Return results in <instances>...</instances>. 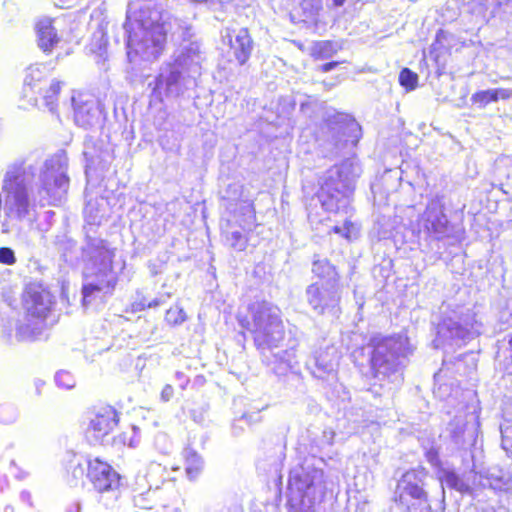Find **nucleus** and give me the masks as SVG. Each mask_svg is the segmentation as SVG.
Returning <instances> with one entry per match:
<instances>
[{
    "label": "nucleus",
    "instance_id": "1",
    "mask_svg": "<svg viewBox=\"0 0 512 512\" xmlns=\"http://www.w3.org/2000/svg\"><path fill=\"white\" fill-rule=\"evenodd\" d=\"M68 159L57 153L43 159L31 153L9 163L1 180V232L10 233L30 219L36 206H58L69 189Z\"/></svg>",
    "mask_w": 512,
    "mask_h": 512
},
{
    "label": "nucleus",
    "instance_id": "2",
    "mask_svg": "<svg viewBox=\"0 0 512 512\" xmlns=\"http://www.w3.org/2000/svg\"><path fill=\"white\" fill-rule=\"evenodd\" d=\"M22 319L14 316L0 318V336L7 342H32L47 328V319L55 304L54 296L41 282H29L23 292Z\"/></svg>",
    "mask_w": 512,
    "mask_h": 512
},
{
    "label": "nucleus",
    "instance_id": "3",
    "mask_svg": "<svg viewBox=\"0 0 512 512\" xmlns=\"http://www.w3.org/2000/svg\"><path fill=\"white\" fill-rule=\"evenodd\" d=\"M162 13L148 4L136 7L129 4L123 24L127 38V56H140L145 61L156 60L166 44Z\"/></svg>",
    "mask_w": 512,
    "mask_h": 512
},
{
    "label": "nucleus",
    "instance_id": "4",
    "mask_svg": "<svg viewBox=\"0 0 512 512\" xmlns=\"http://www.w3.org/2000/svg\"><path fill=\"white\" fill-rule=\"evenodd\" d=\"M362 170L358 161L348 158L328 169L319 181L317 197L328 212L348 213L356 179Z\"/></svg>",
    "mask_w": 512,
    "mask_h": 512
},
{
    "label": "nucleus",
    "instance_id": "5",
    "mask_svg": "<svg viewBox=\"0 0 512 512\" xmlns=\"http://www.w3.org/2000/svg\"><path fill=\"white\" fill-rule=\"evenodd\" d=\"M84 253L89 258L82 287L83 305H87L95 293L110 294L116 286L117 275L113 270L114 253L104 240L88 235Z\"/></svg>",
    "mask_w": 512,
    "mask_h": 512
},
{
    "label": "nucleus",
    "instance_id": "6",
    "mask_svg": "<svg viewBox=\"0 0 512 512\" xmlns=\"http://www.w3.org/2000/svg\"><path fill=\"white\" fill-rule=\"evenodd\" d=\"M408 353V339L404 335L374 339L369 358L372 377L381 385H400L403 381L404 360Z\"/></svg>",
    "mask_w": 512,
    "mask_h": 512
},
{
    "label": "nucleus",
    "instance_id": "7",
    "mask_svg": "<svg viewBox=\"0 0 512 512\" xmlns=\"http://www.w3.org/2000/svg\"><path fill=\"white\" fill-rule=\"evenodd\" d=\"M437 325L435 347L461 346L481 333L482 322L473 308L460 304H443Z\"/></svg>",
    "mask_w": 512,
    "mask_h": 512
},
{
    "label": "nucleus",
    "instance_id": "8",
    "mask_svg": "<svg viewBox=\"0 0 512 512\" xmlns=\"http://www.w3.org/2000/svg\"><path fill=\"white\" fill-rule=\"evenodd\" d=\"M239 324L252 334L257 349L278 347L285 330L281 310L271 302L256 301L249 305L248 315L238 317Z\"/></svg>",
    "mask_w": 512,
    "mask_h": 512
},
{
    "label": "nucleus",
    "instance_id": "9",
    "mask_svg": "<svg viewBox=\"0 0 512 512\" xmlns=\"http://www.w3.org/2000/svg\"><path fill=\"white\" fill-rule=\"evenodd\" d=\"M327 490L322 469L302 465L290 471L288 480V505L290 512H315Z\"/></svg>",
    "mask_w": 512,
    "mask_h": 512
},
{
    "label": "nucleus",
    "instance_id": "10",
    "mask_svg": "<svg viewBox=\"0 0 512 512\" xmlns=\"http://www.w3.org/2000/svg\"><path fill=\"white\" fill-rule=\"evenodd\" d=\"M428 472L422 468H414L406 471L397 482L393 496L396 504L406 507L410 510V500L415 501L422 510L427 512L434 511L435 508L429 502V494L427 491Z\"/></svg>",
    "mask_w": 512,
    "mask_h": 512
},
{
    "label": "nucleus",
    "instance_id": "11",
    "mask_svg": "<svg viewBox=\"0 0 512 512\" xmlns=\"http://www.w3.org/2000/svg\"><path fill=\"white\" fill-rule=\"evenodd\" d=\"M444 197L433 196L418 220L420 237L426 241H441L453 236L454 226L444 212Z\"/></svg>",
    "mask_w": 512,
    "mask_h": 512
},
{
    "label": "nucleus",
    "instance_id": "12",
    "mask_svg": "<svg viewBox=\"0 0 512 512\" xmlns=\"http://www.w3.org/2000/svg\"><path fill=\"white\" fill-rule=\"evenodd\" d=\"M342 289L340 284L328 285L315 282L307 286L305 298L307 304L317 315L338 317L341 313Z\"/></svg>",
    "mask_w": 512,
    "mask_h": 512
},
{
    "label": "nucleus",
    "instance_id": "13",
    "mask_svg": "<svg viewBox=\"0 0 512 512\" xmlns=\"http://www.w3.org/2000/svg\"><path fill=\"white\" fill-rule=\"evenodd\" d=\"M187 74L173 63H165L160 67L159 74L147 84L151 97L162 101L165 96H179L183 93Z\"/></svg>",
    "mask_w": 512,
    "mask_h": 512
},
{
    "label": "nucleus",
    "instance_id": "14",
    "mask_svg": "<svg viewBox=\"0 0 512 512\" xmlns=\"http://www.w3.org/2000/svg\"><path fill=\"white\" fill-rule=\"evenodd\" d=\"M119 422L117 411L112 406H102L95 409L90 416L86 429L88 441L99 444L105 436L114 430Z\"/></svg>",
    "mask_w": 512,
    "mask_h": 512
},
{
    "label": "nucleus",
    "instance_id": "15",
    "mask_svg": "<svg viewBox=\"0 0 512 512\" xmlns=\"http://www.w3.org/2000/svg\"><path fill=\"white\" fill-rule=\"evenodd\" d=\"M222 42L229 46L239 65H245L254 50V41L245 27L227 26L221 31Z\"/></svg>",
    "mask_w": 512,
    "mask_h": 512
},
{
    "label": "nucleus",
    "instance_id": "16",
    "mask_svg": "<svg viewBox=\"0 0 512 512\" xmlns=\"http://www.w3.org/2000/svg\"><path fill=\"white\" fill-rule=\"evenodd\" d=\"M87 477L99 493H115L120 486L119 474L108 463L101 461L99 458L88 460Z\"/></svg>",
    "mask_w": 512,
    "mask_h": 512
},
{
    "label": "nucleus",
    "instance_id": "17",
    "mask_svg": "<svg viewBox=\"0 0 512 512\" xmlns=\"http://www.w3.org/2000/svg\"><path fill=\"white\" fill-rule=\"evenodd\" d=\"M336 145L356 146L361 137V126L347 115L337 114L329 121Z\"/></svg>",
    "mask_w": 512,
    "mask_h": 512
},
{
    "label": "nucleus",
    "instance_id": "18",
    "mask_svg": "<svg viewBox=\"0 0 512 512\" xmlns=\"http://www.w3.org/2000/svg\"><path fill=\"white\" fill-rule=\"evenodd\" d=\"M279 347H271L269 349H258L261 353L262 361L269 367H271L272 371L278 375H285L290 369L293 368L295 363V347L296 341H293L289 348L284 350H279Z\"/></svg>",
    "mask_w": 512,
    "mask_h": 512
},
{
    "label": "nucleus",
    "instance_id": "19",
    "mask_svg": "<svg viewBox=\"0 0 512 512\" xmlns=\"http://www.w3.org/2000/svg\"><path fill=\"white\" fill-rule=\"evenodd\" d=\"M201 60L200 44L198 42H189L180 45L175 60L172 63L185 71L187 77L194 78L196 75H200Z\"/></svg>",
    "mask_w": 512,
    "mask_h": 512
},
{
    "label": "nucleus",
    "instance_id": "20",
    "mask_svg": "<svg viewBox=\"0 0 512 512\" xmlns=\"http://www.w3.org/2000/svg\"><path fill=\"white\" fill-rule=\"evenodd\" d=\"M438 480L440 500L438 501V504L435 506L434 512H445L446 505L444 484L447 485L449 488L461 493L471 492V486L462 478H460V476L453 469L441 468L438 471Z\"/></svg>",
    "mask_w": 512,
    "mask_h": 512
},
{
    "label": "nucleus",
    "instance_id": "21",
    "mask_svg": "<svg viewBox=\"0 0 512 512\" xmlns=\"http://www.w3.org/2000/svg\"><path fill=\"white\" fill-rule=\"evenodd\" d=\"M336 365L337 351L334 346L316 352L307 362L312 375L318 379H325L328 375L332 374L335 371Z\"/></svg>",
    "mask_w": 512,
    "mask_h": 512
},
{
    "label": "nucleus",
    "instance_id": "22",
    "mask_svg": "<svg viewBox=\"0 0 512 512\" xmlns=\"http://www.w3.org/2000/svg\"><path fill=\"white\" fill-rule=\"evenodd\" d=\"M512 479L508 473L498 467H489L474 472L473 484L493 490H506L511 487Z\"/></svg>",
    "mask_w": 512,
    "mask_h": 512
},
{
    "label": "nucleus",
    "instance_id": "23",
    "mask_svg": "<svg viewBox=\"0 0 512 512\" xmlns=\"http://www.w3.org/2000/svg\"><path fill=\"white\" fill-rule=\"evenodd\" d=\"M38 47L46 54H50L59 43L60 37L54 26V19L43 17L35 24Z\"/></svg>",
    "mask_w": 512,
    "mask_h": 512
},
{
    "label": "nucleus",
    "instance_id": "24",
    "mask_svg": "<svg viewBox=\"0 0 512 512\" xmlns=\"http://www.w3.org/2000/svg\"><path fill=\"white\" fill-rule=\"evenodd\" d=\"M74 104V120L75 123L83 128H89L96 124L99 120V108L93 100H76L72 98Z\"/></svg>",
    "mask_w": 512,
    "mask_h": 512
},
{
    "label": "nucleus",
    "instance_id": "25",
    "mask_svg": "<svg viewBox=\"0 0 512 512\" xmlns=\"http://www.w3.org/2000/svg\"><path fill=\"white\" fill-rule=\"evenodd\" d=\"M157 507H162L166 512H179L183 500L171 481L164 482L162 486L156 487Z\"/></svg>",
    "mask_w": 512,
    "mask_h": 512
},
{
    "label": "nucleus",
    "instance_id": "26",
    "mask_svg": "<svg viewBox=\"0 0 512 512\" xmlns=\"http://www.w3.org/2000/svg\"><path fill=\"white\" fill-rule=\"evenodd\" d=\"M312 273L324 284H340V276L336 267L326 258L315 259L312 263Z\"/></svg>",
    "mask_w": 512,
    "mask_h": 512
},
{
    "label": "nucleus",
    "instance_id": "27",
    "mask_svg": "<svg viewBox=\"0 0 512 512\" xmlns=\"http://www.w3.org/2000/svg\"><path fill=\"white\" fill-rule=\"evenodd\" d=\"M46 66L34 64L27 68L24 78L25 89L29 88L33 92L40 93L43 90L42 82L47 75Z\"/></svg>",
    "mask_w": 512,
    "mask_h": 512
},
{
    "label": "nucleus",
    "instance_id": "28",
    "mask_svg": "<svg viewBox=\"0 0 512 512\" xmlns=\"http://www.w3.org/2000/svg\"><path fill=\"white\" fill-rule=\"evenodd\" d=\"M512 96V91L509 89H488L479 91L472 95L471 100L481 107H485L491 102H496L498 99H509Z\"/></svg>",
    "mask_w": 512,
    "mask_h": 512
},
{
    "label": "nucleus",
    "instance_id": "29",
    "mask_svg": "<svg viewBox=\"0 0 512 512\" xmlns=\"http://www.w3.org/2000/svg\"><path fill=\"white\" fill-rule=\"evenodd\" d=\"M185 459V471L190 479H195L201 473L204 467L202 457L191 447H187L183 451Z\"/></svg>",
    "mask_w": 512,
    "mask_h": 512
},
{
    "label": "nucleus",
    "instance_id": "30",
    "mask_svg": "<svg viewBox=\"0 0 512 512\" xmlns=\"http://www.w3.org/2000/svg\"><path fill=\"white\" fill-rule=\"evenodd\" d=\"M104 200L88 201L84 208V217L89 225H100L105 217V209L102 208Z\"/></svg>",
    "mask_w": 512,
    "mask_h": 512
},
{
    "label": "nucleus",
    "instance_id": "31",
    "mask_svg": "<svg viewBox=\"0 0 512 512\" xmlns=\"http://www.w3.org/2000/svg\"><path fill=\"white\" fill-rule=\"evenodd\" d=\"M448 431L451 435L452 440L454 443L459 446L463 447L466 443V423L462 418L455 417L448 425ZM473 438V435L471 434L469 436L468 442L471 441Z\"/></svg>",
    "mask_w": 512,
    "mask_h": 512
},
{
    "label": "nucleus",
    "instance_id": "32",
    "mask_svg": "<svg viewBox=\"0 0 512 512\" xmlns=\"http://www.w3.org/2000/svg\"><path fill=\"white\" fill-rule=\"evenodd\" d=\"M169 25L173 29V35H177L186 44L193 42L191 39L194 35L192 24L186 20L174 17L170 20Z\"/></svg>",
    "mask_w": 512,
    "mask_h": 512
},
{
    "label": "nucleus",
    "instance_id": "33",
    "mask_svg": "<svg viewBox=\"0 0 512 512\" xmlns=\"http://www.w3.org/2000/svg\"><path fill=\"white\" fill-rule=\"evenodd\" d=\"M62 82L52 80L47 88H43L42 94L44 104L50 112L54 113L57 108L58 95L60 93Z\"/></svg>",
    "mask_w": 512,
    "mask_h": 512
},
{
    "label": "nucleus",
    "instance_id": "34",
    "mask_svg": "<svg viewBox=\"0 0 512 512\" xmlns=\"http://www.w3.org/2000/svg\"><path fill=\"white\" fill-rule=\"evenodd\" d=\"M468 10L471 14L483 20L494 18L492 16L493 0H470L468 2Z\"/></svg>",
    "mask_w": 512,
    "mask_h": 512
},
{
    "label": "nucleus",
    "instance_id": "35",
    "mask_svg": "<svg viewBox=\"0 0 512 512\" xmlns=\"http://www.w3.org/2000/svg\"><path fill=\"white\" fill-rule=\"evenodd\" d=\"M134 505L140 509H154L157 507L156 487L139 493L133 498Z\"/></svg>",
    "mask_w": 512,
    "mask_h": 512
},
{
    "label": "nucleus",
    "instance_id": "36",
    "mask_svg": "<svg viewBox=\"0 0 512 512\" xmlns=\"http://www.w3.org/2000/svg\"><path fill=\"white\" fill-rule=\"evenodd\" d=\"M225 239L227 244L234 250L243 251L247 247L248 239L246 235L238 229L225 231Z\"/></svg>",
    "mask_w": 512,
    "mask_h": 512
},
{
    "label": "nucleus",
    "instance_id": "37",
    "mask_svg": "<svg viewBox=\"0 0 512 512\" xmlns=\"http://www.w3.org/2000/svg\"><path fill=\"white\" fill-rule=\"evenodd\" d=\"M492 16L500 19L512 16V0H493Z\"/></svg>",
    "mask_w": 512,
    "mask_h": 512
},
{
    "label": "nucleus",
    "instance_id": "38",
    "mask_svg": "<svg viewBox=\"0 0 512 512\" xmlns=\"http://www.w3.org/2000/svg\"><path fill=\"white\" fill-rule=\"evenodd\" d=\"M501 446L507 453H512V419L500 425Z\"/></svg>",
    "mask_w": 512,
    "mask_h": 512
},
{
    "label": "nucleus",
    "instance_id": "39",
    "mask_svg": "<svg viewBox=\"0 0 512 512\" xmlns=\"http://www.w3.org/2000/svg\"><path fill=\"white\" fill-rule=\"evenodd\" d=\"M418 75L409 68H403L399 74V83L408 90H413L417 86Z\"/></svg>",
    "mask_w": 512,
    "mask_h": 512
},
{
    "label": "nucleus",
    "instance_id": "40",
    "mask_svg": "<svg viewBox=\"0 0 512 512\" xmlns=\"http://www.w3.org/2000/svg\"><path fill=\"white\" fill-rule=\"evenodd\" d=\"M17 417L18 412L14 405L9 403L0 405V423L11 424L16 421Z\"/></svg>",
    "mask_w": 512,
    "mask_h": 512
},
{
    "label": "nucleus",
    "instance_id": "41",
    "mask_svg": "<svg viewBox=\"0 0 512 512\" xmlns=\"http://www.w3.org/2000/svg\"><path fill=\"white\" fill-rule=\"evenodd\" d=\"M55 382L58 387L64 389H71L75 386L76 383L74 376L70 372L65 370L56 373Z\"/></svg>",
    "mask_w": 512,
    "mask_h": 512
},
{
    "label": "nucleus",
    "instance_id": "42",
    "mask_svg": "<svg viewBox=\"0 0 512 512\" xmlns=\"http://www.w3.org/2000/svg\"><path fill=\"white\" fill-rule=\"evenodd\" d=\"M165 318H166L167 322L177 325V324H181L185 321L186 315H185V312L183 311V309L176 307V308H170L169 310H167Z\"/></svg>",
    "mask_w": 512,
    "mask_h": 512
},
{
    "label": "nucleus",
    "instance_id": "43",
    "mask_svg": "<svg viewBox=\"0 0 512 512\" xmlns=\"http://www.w3.org/2000/svg\"><path fill=\"white\" fill-rule=\"evenodd\" d=\"M0 263L4 265H13L16 263L15 252L10 247L0 248Z\"/></svg>",
    "mask_w": 512,
    "mask_h": 512
},
{
    "label": "nucleus",
    "instance_id": "44",
    "mask_svg": "<svg viewBox=\"0 0 512 512\" xmlns=\"http://www.w3.org/2000/svg\"><path fill=\"white\" fill-rule=\"evenodd\" d=\"M333 230L335 233L341 234L347 239H351L352 236L355 234L356 228L352 222L345 221L343 226L336 225L333 227Z\"/></svg>",
    "mask_w": 512,
    "mask_h": 512
},
{
    "label": "nucleus",
    "instance_id": "45",
    "mask_svg": "<svg viewBox=\"0 0 512 512\" xmlns=\"http://www.w3.org/2000/svg\"><path fill=\"white\" fill-rule=\"evenodd\" d=\"M316 52L320 55L322 58H328L332 56L334 52L333 43L329 41L320 42L317 45Z\"/></svg>",
    "mask_w": 512,
    "mask_h": 512
},
{
    "label": "nucleus",
    "instance_id": "46",
    "mask_svg": "<svg viewBox=\"0 0 512 512\" xmlns=\"http://www.w3.org/2000/svg\"><path fill=\"white\" fill-rule=\"evenodd\" d=\"M168 298H170V294L165 293L159 297L154 298L153 300L149 301L147 304H144V305L148 308H156V307L162 305L163 303H165Z\"/></svg>",
    "mask_w": 512,
    "mask_h": 512
},
{
    "label": "nucleus",
    "instance_id": "47",
    "mask_svg": "<svg viewBox=\"0 0 512 512\" xmlns=\"http://www.w3.org/2000/svg\"><path fill=\"white\" fill-rule=\"evenodd\" d=\"M85 467L82 464H77L72 469V477L76 480H82L85 474Z\"/></svg>",
    "mask_w": 512,
    "mask_h": 512
},
{
    "label": "nucleus",
    "instance_id": "48",
    "mask_svg": "<svg viewBox=\"0 0 512 512\" xmlns=\"http://www.w3.org/2000/svg\"><path fill=\"white\" fill-rule=\"evenodd\" d=\"M174 394V389L171 385L167 384L164 386L161 392V399L165 402L169 401Z\"/></svg>",
    "mask_w": 512,
    "mask_h": 512
},
{
    "label": "nucleus",
    "instance_id": "49",
    "mask_svg": "<svg viewBox=\"0 0 512 512\" xmlns=\"http://www.w3.org/2000/svg\"><path fill=\"white\" fill-rule=\"evenodd\" d=\"M82 503L80 500H74L67 505L65 512H81Z\"/></svg>",
    "mask_w": 512,
    "mask_h": 512
},
{
    "label": "nucleus",
    "instance_id": "50",
    "mask_svg": "<svg viewBox=\"0 0 512 512\" xmlns=\"http://www.w3.org/2000/svg\"><path fill=\"white\" fill-rule=\"evenodd\" d=\"M339 65L338 61H332L321 65L320 70L322 72H329Z\"/></svg>",
    "mask_w": 512,
    "mask_h": 512
},
{
    "label": "nucleus",
    "instance_id": "51",
    "mask_svg": "<svg viewBox=\"0 0 512 512\" xmlns=\"http://www.w3.org/2000/svg\"><path fill=\"white\" fill-rule=\"evenodd\" d=\"M54 215H55V213L52 210L45 212L46 219H51Z\"/></svg>",
    "mask_w": 512,
    "mask_h": 512
},
{
    "label": "nucleus",
    "instance_id": "52",
    "mask_svg": "<svg viewBox=\"0 0 512 512\" xmlns=\"http://www.w3.org/2000/svg\"><path fill=\"white\" fill-rule=\"evenodd\" d=\"M176 376H177L178 378H181V377L183 376V373H181V372H177V373H176Z\"/></svg>",
    "mask_w": 512,
    "mask_h": 512
}]
</instances>
